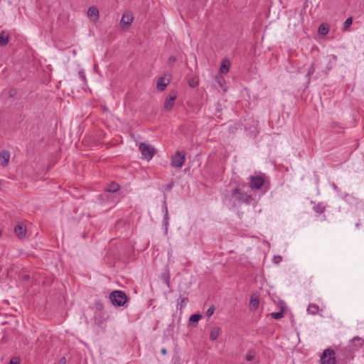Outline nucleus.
Listing matches in <instances>:
<instances>
[{
	"label": "nucleus",
	"instance_id": "obj_18",
	"mask_svg": "<svg viewBox=\"0 0 364 364\" xmlns=\"http://www.w3.org/2000/svg\"><path fill=\"white\" fill-rule=\"evenodd\" d=\"M318 311H319V307L317 304H310L308 306L307 312L309 314L316 315V314H317Z\"/></svg>",
	"mask_w": 364,
	"mask_h": 364
},
{
	"label": "nucleus",
	"instance_id": "obj_16",
	"mask_svg": "<svg viewBox=\"0 0 364 364\" xmlns=\"http://www.w3.org/2000/svg\"><path fill=\"white\" fill-rule=\"evenodd\" d=\"M9 41V34L2 31L0 33V46H4L8 43Z\"/></svg>",
	"mask_w": 364,
	"mask_h": 364
},
{
	"label": "nucleus",
	"instance_id": "obj_41",
	"mask_svg": "<svg viewBox=\"0 0 364 364\" xmlns=\"http://www.w3.org/2000/svg\"><path fill=\"white\" fill-rule=\"evenodd\" d=\"M168 255H171V251H168Z\"/></svg>",
	"mask_w": 364,
	"mask_h": 364
},
{
	"label": "nucleus",
	"instance_id": "obj_39",
	"mask_svg": "<svg viewBox=\"0 0 364 364\" xmlns=\"http://www.w3.org/2000/svg\"><path fill=\"white\" fill-rule=\"evenodd\" d=\"M216 81L218 82V83H219L220 85H221L220 80H219V78L218 77H216Z\"/></svg>",
	"mask_w": 364,
	"mask_h": 364
},
{
	"label": "nucleus",
	"instance_id": "obj_21",
	"mask_svg": "<svg viewBox=\"0 0 364 364\" xmlns=\"http://www.w3.org/2000/svg\"><path fill=\"white\" fill-rule=\"evenodd\" d=\"M318 31L319 34L326 36L329 31V26L326 23H322L319 26Z\"/></svg>",
	"mask_w": 364,
	"mask_h": 364
},
{
	"label": "nucleus",
	"instance_id": "obj_36",
	"mask_svg": "<svg viewBox=\"0 0 364 364\" xmlns=\"http://www.w3.org/2000/svg\"><path fill=\"white\" fill-rule=\"evenodd\" d=\"M161 353L163 354V355H166L167 353V350L166 348H162L161 350Z\"/></svg>",
	"mask_w": 364,
	"mask_h": 364
},
{
	"label": "nucleus",
	"instance_id": "obj_6",
	"mask_svg": "<svg viewBox=\"0 0 364 364\" xmlns=\"http://www.w3.org/2000/svg\"><path fill=\"white\" fill-rule=\"evenodd\" d=\"M364 346V338L356 336L350 340L348 347L351 350L352 353L355 355V353L358 351L361 348Z\"/></svg>",
	"mask_w": 364,
	"mask_h": 364
},
{
	"label": "nucleus",
	"instance_id": "obj_14",
	"mask_svg": "<svg viewBox=\"0 0 364 364\" xmlns=\"http://www.w3.org/2000/svg\"><path fill=\"white\" fill-rule=\"evenodd\" d=\"M133 19L132 15L124 14L122 16L121 23L128 26L132 24Z\"/></svg>",
	"mask_w": 364,
	"mask_h": 364
},
{
	"label": "nucleus",
	"instance_id": "obj_26",
	"mask_svg": "<svg viewBox=\"0 0 364 364\" xmlns=\"http://www.w3.org/2000/svg\"><path fill=\"white\" fill-rule=\"evenodd\" d=\"M202 318V316L200 314H193L191 316L189 320L192 322H197Z\"/></svg>",
	"mask_w": 364,
	"mask_h": 364
},
{
	"label": "nucleus",
	"instance_id": "obj_42",
	"mask_svg": "<svg viewBox=\"0 0 364 364\" xmlns=\"http://www.w3.org/2000/svg\"><path fill=\"white\" fill-rule=\"evenodd\" d=\"M1 235V231L0 230V236Z\"/></svg>",
	"mask_w": 364,
	"mask_h": 364
},
{
	"label": "nucleus",
	"instance_id": "obj_32",
	"mask_svg": "<svg viewBox=\"0 0 364 364\" xmlns=\"http://www.w3.org/2000/svg\"><path fill=\"white\" fill-rule=\"evenodd\" d=\"M163 208L165 214H168V206L166 200L163 201Z\"/></svg>",
	"mask_w": 364,
	"mask_h": 364
},
{
	"label": "nucleus",
	"instance_id": "obj_24",
	"mask_svg": "<svg viewBox=\"0 0 364 364\" xmlns=\"http://www.w3.org/2000/svg\"><path fill=\"white\" fill-rule=\"evenodd\" d=\"M352 23H353V18L352 17H348V18H346V20L344 22V24H343V31H347L349 28V26H350L352 25Z\"/></svg>",
	"mask_w": 364,
	"mask_h": 364
},
{
	"label": "nucleus",
	"instance_id": "obj_10",
	"mask_svg": "<svg viewBox=\"0 0 364 364\" xmlns=\"http://www.w3.org/2000/svg\"><path fill=\"white\" fill-rule=\"evenodd\" d=\"M10 160V153L8 151L0 152V165L5 167L8 165Z\"/></svg>",
	"mask_w": 364,
	"mask_h": 364
},
{
	"label": "nucleus",
	"instance_id": "obj_29",
	"mask_svg": "<svg viewBox=\"0 0 364 364\" xmlns=\"http://www.w3.org/2000/svg\"><path fill=\"white\" fill-rule=\"evenodd\" d=\"M78 76L80 77V79L84 82L85 83L86 82V77H85V74L83 71L80 70L79 71L78 73Z\"/></svg>",
	"mask_w": 364,
	"mask_h": 364
},
{
	"label": "nucleus",
	"instance_id": "obj_25",
	"mask_svg": "<svg viewBox=\"0 0 364 364\" xmlns=\"http://www.w3.org/2000/svg\"><path fill=\"white\" fill-rule=\"evenodd\" d=\"M270 316L272 318L278 320L284 317V312L283 311H280L279 312L272 313Z\"/></svg>",
	"mask_w": 364,
	"mask_h": 364
},
{
	"label": "nucleus",
	"instance_id": "obj_34",
	"mask_svg": "<svg viewBox=\"0 0 364 364\" xmlns=\"http://www.w3.org/2000/svg\"><path fill=\"white\" fill-rule=\"evenodd\" d=\"M96 308L98 309V310H102V308H103V305L102 303L100 302H96Z\"/></svg>",
	"mask_w": 364,
	"mask_h": 364
},
{
	"label": "nucleus",
	"instance_id": "obj_31",
	"mask_svg": "<svg viewBox=\"0 0 364 364\" xmlns=\"http://www.w3.org/2000/svg\"><path fill=\"white\" fill-rule=\"evenodd\" d=\"M255 355L252 352H248L246 355V360L247 361H252L254 359Z\"/></svg>",
	"mask_w": 364,
	"mask_h": 364
},
{
	"label": "nucleus",
	"instance_id": "obj_40",
	"mask_svg": "<svg viewBox=\"0 0 364 364\" xmlns=\"http://www.w3.org/2000/svg\"><path fill=\"white\" fill-rule=\"evenodd\" d=\"M24 277H25L26 279H29V275H25Z\"/></svg>",
	"mask_w": 364,
	"mask_h": 364
},
{
	"label": "nucleus",
	"instance_id": "obj_8",
	"mask_svg": "<svg viewBox=\"0 0 364 364\" xmlns=\"http://www.w3.org/2000/svg\"><path fill=\"white\" fill-rule=\"evenodd\" d=\"M177 92L174 90L171 91L164 102V109L167 111L171 109L173 107L174 102L177 98Z\"/></svg>",
	"mask_w": 364,
	"mask_h": 364
},
{
	"label": "nucleus",
	"instance_id": "obj_19",
	"mask_svg": "<svg viewBox=\"0 0 364 364\" xmlns=\"http://www.w3.org/2000/svg\"><path fill=\"white\" fill-rule=\"evenodd\" d=\"M119 189V185L117 183L112 182L107 186L105 190L107 192L115 193Z\"/></svg>",
	"mask_w": 364,
	"mask_h": 364
},
{
	"label": "nucleus",
	"instance_id": "obj_20",
	"mask_svg": "<svg viewBox=\"0 0 364 364\" xmlns=\"http://www.w3.org/2000/svg\"><path fill=\"white\" fill-rule=\"evenodd\" d=\"M87 15L90 18L95 17L97 19L99 16V11L95 6L90 7L87 11Z\"/></svg>",
	"mask_w": 364,
	"mask_h": 364
},
{
	"label": "nucleus",
	"instance_id": "obj_23",
	"mask_svg": "<svg viewBox=\"0 0 364 364\" xmlns=\"http://www.w3.org/2000/svg\"><path fill=\"white\" fill-rule=\"evenodd\" d=\"M199 83V80L197 77H193L190 78L188 81V84L191 87H196L198 86Z\"/></svg>",
	"mask_w": 364,
	"mask_h": 364
},
{
	"label": "nucleus",
	"instance_id": "obj_37",
	"mask_svg": "<svg viewBox=\"0 0 364 364\" xmlns=\"http://www.w3.org/2000/svg\"><path fill=\"white\" fill-rule=\"evenodd\" d=\"M173 187V183H169L167 185V188L171 189Z\"/></svg>",
	"mask_w": 364,
	"mask_h": 364
},
{
	"label": "nucleus",
	"instance_id": "obj_28",
	"mask_svg": "<svg viewBox=\"0 0 364 364\" xmlns=\"http://www.w3.org/2000/svg\"><path fill=\"white\" fill-rule=\"evenodd\" d=\"M168 219H169L168 214H164V224L166 227V232H167V230H168Z\"/></svg>",
	"mask_w": 364,
	"mask_h": 364
},
{
	"label": "nucleus",
	"instance_id": "obj_1",
	"mask_svg": "<svg viewBox=\"0 0 364 364\" xmlns=\"http://www.w3.org/2000/svg\"><path fill=\"white\" fill-rule=\"evenodd\" d=\"M247 188L245 183H239L226 196L227 199L233 206L241 203H249L252 198L251 195L246 191Z\"/></svg>",
	"mask_w": 364,
	"mask_h": 364
},
{
	"label": "nucleus",
	"instance_id": "obj_33",
	"mask_svg": "<svg viewBox=\"0 0 364 364\" xmlns=\"http://www.w3.org/2000/svg\"><path fill=\"white\" fill-rule=\"evenodd\" d=\"M175 61H176L175 57L171 56L168 58V64L172 65V64H173L175 63Z\"/></svg>",
	"mask_w": 364,
	"mask_h": 364
},
{
	"label": "nucleus",
	"instance_id": "obj_9",
	"mask_svg": "<svg viewBox=\"0 0 364 364\" xmlns=\"http://www.w3.org/2000/svg\"><path fill=\"white\" fill-rule=\"evenodd\" d=\"M264 183V179L261 176H251L250 181V188L252 189H259Z\"/></svg>",
	"mask_w": 364,
	"mask_h": 364
},
{
	"label": "nucleus",
	"instance_id": "obj_4",
	"mask_svg": "<svg viewBox=\"0 0 364 364\" xmlns=\"http://www.w3.org/2000/svg\"><path fill=\"white\" fill-rule=\"evenodd\" d=\"M320 363L321 364H338L335 351L330 348L324 350L320 357Z\"/></svg>",
	"mask_w": 364,
	"mask_h": 364
},
{
	"label": "nucleus",
	"instance_id": "obj_27",
	"mask_svg": "<svg viewBox=\"0 0 364 364\" xmlns=\"http://www.w3.org/2000/svg\"><path fill=\"white\" fill-rule=\"evenodd\" d=\"M214 311H215L214 306H210L205 313L206 316L210 317L214 314Z\"/></svg>",
	"mask_w": 364,
	"mask_h": 364
},
{
	"label": "nucleus",
	"instance_id": "obj_5",
	"mask_svg": "<svg viewBox=\"0 0 364 364\" xmlns=\"http://www.w3.org/2000/svg\"><path fill=\"white\" fill-rule=\"evenodd\" d=\"M139 149L143 157L147 159L148 161H150L155 154L154 147L149 144L141 143L139 144Z\"/></svg>",
	"mask_w": 364,
	"mask_h": 364
},
{
	"label": "nucleus",
	"instance_id": "obj_2",
	"mask_svg": "<svg viewBox=\"0 0 364 364\" xmlns=\"http://www.w3.org/2000/svg\"><path fill=\"white\" fill-rule=\"evenodd\" d=\"M336 357L338 364H347L350 360H353L355 355L348 346L341 348L337 350Z\"/></svg>",
	"mask_w": 364,
	"mask_h": 364
},
{
	"label": "nucleus",
	"instance_id": "obj_22",
	"mask_svg": "<svg viewBox=\"0 0 364 364\" xmlns=\"http://www.w3.org/2000/svg\"><path fill=\"white\" fill-rule=\"evenodd\" d=\"M259 301L257 298L252 296L250 301V306L251 309L256 310L259 307Z\"/></svg>",
	"mask_w": 364,
	"mask_h": 364
},
{
	"label": "nucleus",
	"instance_id": "obj_3",
	"mask_svg": "<svg viewBox=\"0 0 364 364\" xmlns=\"http://www.w3.org/2000/svg\"><path fill=\"white\" fill-rule=\"evenodd\" d=\"M109 300L114 306H122L127 302L128 298L124 291L116 290L110 294Z\"/></svg>",
	"mask_w": 364,
	"mask_h": 364
},
{
	"label": "nucleus",
	"instance_id": "obj_7",
	"mask_svg": "<svg viewBox=\"0 0 364 364\" xmlns=\"http://www.w3.org/2000/svg\"><path fill=\"white\" fill-rule=\"evenodd\" d=\"M186 160V154L183 151H177L171 158V166L174 168L183 166Z\"/></svg>",
	"mask_w": 364,
	"mask_h": 364
},
{
	"label": "nucleus",
	"instance_id": "obj_11",
	"mask_svg": "<svg viewBox=\"0 0 364 364\" xmlns=\"http://www.w3.org/2000/svg\"><path fill=\"white\" fill-rule=\"evenodd\" d=\"M169 83V80H166L164 77H160L156 82V87L159 91H164Z\"/></svg>",
	"mask_w": 364,
	"mask_h": 364
},
{
	"label": "nucleus",
	"instance_id": "obj_35",
	"mask_svg": "<svg viewBox=\"0 0 364 364\" xmlns=\"http://www.w3.org/2000/svg\"><path fill=\"white\" fill-rule=\"evenodd\" d=\"M10 364H19V362L16 359H11L10 361Z\"/></svg>",
	"mask_w": 364,
	"mask_h": 364
},
{
	"label": "nucleus",
	"instance_id": "obj_15",
	"mask_svg": "<svg viewBox=\"0 0 364 364\" xmlns=\"http://www.w3.org/2000/svg\"><path fill=\"white\" fill-rule=\"evenodd\" d=\"M313 210L318 214H323L326 210V205L323 203H318L313 207Z\"/></svg>",
	"mask_w": 364,
	"mask_h": 364
},
{
	"label": "nucleus",
	"instance_id": "obj_17",
	"mask_svg": "<svg viewBox=\"0 0 364 364\" xmlns=\"http://www.w3.org/2000/svg\"><path fill=\"white\" fill-rule=\"evenodd\" d=\"M221 331H220V328H218V327H214L211 331H210V339L211 341H215L218 337L219 336L220 333Z\"/></svg>",
	"mask_w": 364,
	"mask_h": 364
},
{
	"label": "nucleus",
	"instance_id": "obj_12",
	"mask_svg": "<svg viewBox=\"0 0 364 364\" xmlns=\"http://www.w3.org/2000/svg\"><path fill=\"white\" fill-rule=\"evenodd\" d=\"M14 232L18 237L21 239L25 237L26 230L23 225L18 224L14 228Z\"/></svg>",
	"mask_w": 364,
	"mask_h": 364
},
{
	"label": "nucleus",
	"instance_id": "obj_38",
	"mask_svg": "<svg viewBox=\"0 0 364 364\" xmlns=\"http://www.w3.org/2000/svg\"><path fill=\"white\" fill-rule=\"evenodd\" d=\"M65 360H65V358H62L60 359V363H65Z\"/></svg>",
	"mask_w": 364,
	"mask_h": 364
},
{
	"label": "nucleus",
	"instance_id": "obj_30",
	"mask_svg": "<svg viewBox=\"0 0 364 364\" xmlns=\"http://www.w3.org/2000/svg\"><path fill=\"white\" fill-rule=\"evenodd\" d=\"M315 72L314 63H312L307 72V76H310Z\"/></svg>",
	"mask_w": 364,
	"mask_h": 364
},
{
	"label": "nucleus",
	"instance_id": "obj_13",
	"mask_svg": "<svg viewBox=\"0 0 364 364\" xmlns=\"http://www.w3.org/2000/svg\"><path fill=\"white\" fill-rule=\"evenodd\" d=\"M230 63L229 60L225 59L221 62L220 67V72L223 74H226L228 73L230 69Z\"/></svg>",
	"mask_w": 364,
	"mask_h": 364
}]
</instances>
